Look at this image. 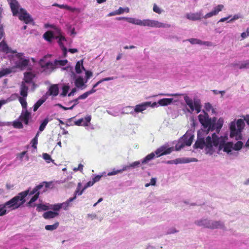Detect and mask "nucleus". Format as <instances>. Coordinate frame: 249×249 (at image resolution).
<instances>
[{
	"mask_svg": "<svg viewBox=\"0 0 249 249\" xmlns=\"http://www.w3.org/2000/svg\"><path fill=\"white\" fill-rule=\"evenodd\" d=\"M116 78H117L116 77H106V78L102 79L101 80H102V82H103L105 81L112 80L115 79Z\"/></svg>",
	"mask_w": 249,
	"mask_h": 249,
	"instance_id": "nucleus-56",
	"label": "nucleus"
},
{
	"mask_svg": "<svg viewBox=\"0 0 249 249\" xmlns=\"http://www.w3.org/2000/svg\"><path fill=\"white\" fill-rule=\"evenodd\" d=\"M177 164L179 163H187L191 162L197 161V160L196 158H179L176 159Z\"/></svg>",
	"mask_w": 249,
	"mask_h": 249,
	"instance_id": "nucleus-21",
	"label": "nucleus"
},
{
	"mask_svg": "<svg viewBox=\"0 0 249 249\" xmlns=\"http://www.w3.org/2000/svg\"><path fill=\"white\" fill-rule=\"evenodd\" d=\"M195 224L198 226L211 229H221L224 230L225 229L224 223L221 221H213L202 218L195 221Z\"/></svg>",
	"mask_w": 249,
	"mask_h": 249,
	"instance_id": "nucleus-7",
	"label": "nucleus"
},
{
	"mask_svg": "<svg viewBox=\"0 0 249 249\" xmlns=\"http://www.w3.org/2000/svg\"><path fill=\"white\" fill-rule=\"evenodd\" d=\"M198 118L202 127L197 132V140L193 146L194 148H205L206 154L210 155L215 152L219 153L222 150L229 155H233L232 150L239 151L242 148L243 143L241 141H239L235 144L232 142H226V137H219L213 132L214 130L217 133L220 132L223 124L222 119L217 120L216 117L210 118L204 110Z\"/></svg>",
	"mask_w": 249,
	"mask_h": 249,
	"instance_id": "nucleus-1",
	"label": "nucleus"
},
{
	"mask_svg": "<svg viewBox=\"0 0 249 249\" xmlns=\"http://www.w3.org/2000/svg\"><path fill=\"white\" fill-rule=\"evenodd\" d=\"M194 136L191 134H186L179 140L175 146L176 151H179L185 145L190 146L192 143Z\"/></svg>",
	"mask_w": 249,
	"mask_h": 249,
	"instance_id": "nucleus-10",
	"label": "nucleus"
},
{
	"mask_svg": "<svg viewBox=\"0 0 249 249\" xmlns=\"http://www.w3.org/2000/svg\"><path fill=\"white\" fill-rule=\"evenodd\" d=\"M83 118L80 119L75 122V124L77 125H82L83 126Z\"/></svg>",
	"mask_w": 249,
	"mask_h": 249,
	"instance_id": "nucleus-59",
	"label": "nucleus"
},
{
	"mask_svg": "<svg viewBox=\"0 0 249 249\" xmlns=\"http://www.w3.org/2000/svg\"><path fill=\"white\" fill-rule=\"evenodd\" d=\"M56 32L58 33V36H55L54 34L51 31H48L45 33L43 35V37L44 38L49 41L51 42L52 40L56 38L58 39V42L59 43V45L61 48L62 51H63V54L64 57H66L67 53V48L64 46L62 41H66V38L62 34L61 31L57 29Z\"/></svg>",
	"mask_w": 249,
	"mask_h": 249,
	"instance_id": "nucleus-6",
	"label": "nucleus"
},
{
	"mask_svg": "<svg viewBox=\"0 0 249 249\" xmlns=\"http://www.w3.org/2000/svg\"><path fill=\"white\" fill-rule=\"evenodd\" d=\"M224 8V6L222 4H219L217 6L213 8V10L206 14L205 16H202V18L207 19L210 18L214 16L217 15L219 12L221 11Z\"/></svg>",
	"mask_w": 249,
	"mask_h": 249,
	"instance_id": "nucleus-13",
	"label": "nucleus"
},
{
	"mask_svg": "<svg viewBox=\"0 0 249 249\" xmlns=\"http://www.w3.org/2000/svg\"><path fill=\"white\" fill-rule=\"evenodd\" d=\"M173 101V98H163L159 100L158 103L161 106H166L170 105Z\"/></svg>",
	"mask_w": 249,
	"mask_h": 249,
	"instance_id": "nucleus-25",
	"label": "nucleus"
},
{
	"mask_svg": "<svg viewBox=\"0 0 249 249\" xmlns=\"http://www.w3.org/2000/svg\"><path fill=\"white\" fill-rule=\"evenodd\" d=\"M29 63V59H26V58H21V60H19L18 62H16V67H13L12 68H14L13 69V71H14V69L15 68H25L26 66H28V64Z\"/></svg>",
	"mask_w": 249,
	"mask_h": 249,
	"instance_id": "nucleus-19",
	"label": "nucleus"
},
{
	"mask_svg": "<svg viewBox=\"0 0 249 249\" xmlns=\"http://www.w3.org/2000/svg\"><path fill=\"white\" fill-rule=\"evenodd\" d=\"M195 107L194 110L196 111V113H198L201 111L202 105L201 101L198 99L195 98Z\"/></svg>",
	"mask_w": 249,
	"mask_h": 249,
	"instance_id": "nucleus-28",
	"label": "nucleus"
},
{
	"mask_svg": "<svg viewBox=\"0 0 249 249\" xmlns=\"http://www.w3.org/2000/svg\"><path fill=\"white\" fill-rule=\"evenodd\" d=\"M231 17V15H230L229 16L223 18H221L219 21L218 22H222L226 21L228 20Z\"/></svg>",
	"mask_w": 249,
	"mask_h": 249,
	"instance_id": "nucleus-64",
	"label": "nucleus"
},
{
	"mask_svg": "<svg viewBox=\"0 0 249 249\" xmlns=\"http://www.w3.org/2000/svg\"><path fill=\"white\" fill-rule=\"evenodd\" d=\"M96 91V89H91V90L85 92L84 93H83V94L80 95L78 97V99H85L86 98H87L88 97L89 95L95 92Z\"/></svg>",
	"mask_w": 249,
	"mask_h": 249,
	"instance_id": "nucleus-33",
	"label": "nucleus"
},
{
	"mask_svg": "<svg viewBox=\"0 0 249 249\" xmlns=\"http://www.w3.org/2000/svg\"><path fill=\"white\" fill-rule=\"evenodd\" d=\"M124 171V170H123V167L119 170H115L113 169L112 171L108 172L107 173V176H111L117 175L118 173H122Z\"/></svg>",
	"mask_w": 249,
	"mask_h": 249,
	"instance_id": "nucleus-42",
	"label": "nucleus"
},
{
	"mask_svg": "<svg viewBox=\"0 0 249 249\" xmlns=\"http://www.w3.org/2000/svg\"><path fill=\"white\" fill-rule=\"evenodd\" d=\"M91 117L90 116H88L85 118H83V126H89V123L91 120Z\"/></svg>",
	"mask_w": 249,
	"mask_h": 249,
	"instance_id": "nucleus-45",
	"label": "nucleus"
},
{
	"mask_svg": "<svg viewBox=\"0 0 249 249\" xmlns=\"http://www.w3.org/2000/svg\"><path fill=\"white\" fill-rule=\"evenodd\" d=\"M35 77V75L32 72H26L24 74V80L26 83H31Z\"/></svg>",
	"mask_w": 249,
	"mask_h": 249,
	"instance_id": "nucleus-27",
	"label": "nucleus"
},
{
	"mask_svg": "<svg viewBox=\"0 0 249 249\" xmlns=\"http://www.w3.org/2000/svg\"><path fill=\"white\" fill-rule=\"evenodd\" d=\"M160 95L167 96H178L179 95V94L178 93H175V94L161 93L160 94Z\"/></svg>",
	"mask_w": 249,
	"mask_h": 249,
	"instance_id": "nucleus-57",
	"label": "nucleus"
},
{
	"mask_svg": "<svg viewBox=\"0 0 249 249\" xmlns=\"http://www.w3.org/2000/svg\"><path fill=\"white\" fill-rule=\"evenodd\" d=\"M43 183L46 184L44 189L43 191H44L48 187V183L46 182H43V183H40V184L36 186L32 191H30L29 189L25 191L24 192H27V195L29 196H33L34 195L30 200L27 203V205L30 207H35L36 205L34 204V202H35L39 197L40 194V190L41 188L43 187Z\"/></svg>",
	"mask_w": 249,
	"mask_h": 249,
	"instance_id": "nucleus-8",
	"label": "nucleus"
},
{
	"mask_svg": "<svg viewBox=\"0 0 249 249\" xmlns=\"http://www.w3.org/2000/svg\"><path fill=\"white\" fill-rule=\"evenodd\" d=\"M37 141L38 139H37V138H34L31 142V143L32 144V146L34 148H37Z\"/></svg>",
	"mask_w": 249,
	"mask_h": 249,
	"instance_id": "nucleus-53",
	"label": "nucleus"
},
{
	"mask_svg": "<svg viewBox=\"0 0 249 249\" xmlns=\"http://www.w3.org/2000/svg\"><path fill=\"white\" fill-rule=\"evenodd\" d=\"M48 122H49L48 118H45L44 120H43V121L41 122V123L39 126V132H42L44 130L46 126L47 125V124L48 123Z\"/></svg>",
	"mask_w": 249,
	"mask_h": 249,
	"instance_id": "nucleus-39",
	"label": "nucleus"
},
{
	"mask_svg": "<svg viewBox=\"0 0 249 249\" xmlns=\"http://www.w3.org/2000/svg\"><path fill=\"white\" fill-rule=\"evenodd\" d=\"M144 26H148L152 28H170L171 25L167 23H163L158 20L149 19H145Z\"/></svg>",
	"mask_w": 249,
	"mask_h": 249,
	"instance_id": "nucleus-11",
	"label": "nucleus"
},
{
	"mask_svg": "<svg viewBox=\"0 0 249 249\" xmlns=\"http://www.w3.org/2000/svg\"><path fill=\"white\" fill-rule=\"evenodd\" d=\"M236 65L240 69H247L249 68V62L248 61H244L240 64H237Z\"/></svg>",
	"mask_w": 249,
	"mask_h": 249,
	"instance_id": "nucleus-40",
	"label": "nucleus"
},
{
	"mask_svg": "<svg viewBox=\"0 0 249 249\" xmlns=\"http://www.w3.org/2000/svg\"><path fill=\"white\" fill-rule=\"evenodd\" d=\"M5 33L4 31L3 26H0V40L4 36Z\"/></svg>",
	"mask_w": 249,
	"mask_h": 249,
	"instance_id": "nucleus-55",
	"label": "nucleus"
},
{
	"mask_svg": "<svg viewBox=\"0 0 249 249\" xmlns=\"http://www.w3.org/2000/svg\"><path fill=\"white\" fill-rule=\"evenodd\" d=\"M94 184V182L92 181H88L84 186L83 188L81 190L80 193L78 194V196H81L83 193L84 191L88 187L92 186Z\"/></svg>",
	"mask_w": 249,
	"mask_h": 249,
	"instance_id": "nucleus-38",
	"label": "nucleus"
},
{
	"mask_svg": "<svg viewBox=\"0 0 249 249\" xmlns=\"http://www.w3.org/2000/svg\"><path fill=\"white\" fill-rule=\"evenodd\" d=\"M178 231V230H177L175 227H171L167 230L165 234L168 235L174 234L175 233H177Z\"/></svg>",
	"mask_w": 249,
	"mask_h": 249,
	"instance_id": "nucleus-46",
	"label": "nucleus"
},
{
	"mask_svg": "<svg viewBox=\"0 0 249 249\" xmlns=\"http://www.w3.org/2000/svg\"><path fill=\"white\" fill-rule=\"evenodd\" d=\"M53 6L58 7L61 9H66L67 10L71 11L72 12H74V11L79 12V10L78 9H77L76 8H72V7L68 6V5H66V4H59L55 3L53 5Z\"/></svg>",
	"mask_w": 249,
	"mask_h": 249,
	"instance_id": "nucleus-24",
	"label": "nucleus"
},
{
	"mask_svg": "<svg viewBox=\"0 0 249 249\" xmlns=\"http://www.w3.org/2000/svg\"><path fill=\"white\" fill-rule=\"evenodd\" d=\"M10 8L14 16L19 13V19L23 20L26 24L31 22L33 20L31 17L23 8H20L19 11V4L16 0H10L9 2Z\"/></svg>",
	"mask_w": 249,
	"mask_h": 249,
	"instance_id": "nucleus-4",
	"label": "nucleus"
},
{
	"mask_svg": "<svg viewBox=\"0 0 249 249\" xmlns=\"http://www.w3.org/2000/svg\"><path fill=\"white\" fill-rule=\"evenodd\" d=\"M74 83L76 87L78 88H81L85 84L83 78L81 76L76 78Z\"/></svg>",
	"mask_w": 249,
	"mask_h": 249,
	"instance_id": "nucleus-30",
	"label": "nucleus"
},
{
	"mask_svg": "<svg viewBox=\"0 0 249 249\" xmlns=\"http://www.w3.org/2000/svg\"><path fill=\"white\" fill-rule=\"evenodd\" d=\"M70 87L68 85H64L62 88V92L60 94L61 96H65L67 94L69 90Z\"/></svg>",
	"mask_w": 249,
	"mask_h": 249,
	"instance_id": "nucleus-44",
	"label": "nucleus"
},
{
	"mask_svg": "<svg viewBox=\"0 0 249 249\" xmlns=\"http://www.w3.org/2000/svg\"><path fill=\"white\" fill-rule=\"evenodd\" d=\"M204 107L207 111H210L211 109L213 110V111L212 105L209 103H205Z\"/></svg>",
	"mask_w": 249,
	"mask_h": 249,
	"instance_id": "nucleus-51",
	"label": "nucleus"
},
{
	"mask_svg": "<svg viewBox=\"0 0 249 249\" xmlns=\"http://www.w3.org/2000/svg\"><path fill=\"white\" fill-rule=\"evenodd\" d=\"M184 100L185 102L186 105L189 107V108L187 109L188 112L192 113L194 111L195 107V99L194 100H192L187 95L184 96Z\"/></svg>",
	"mask_w": 249,
	"mask_h": 249,
	"instance_id": "nucleus-14",
	"label": "nucleus"
},
{
	"mask_svg": "<svg viewBox=\"0 0 249 249\" xmlns=\"http://www.w3.org/2000/svg\"><path fill=\"white\" fill-rule=\"evenodd\" d=\"M117 12L119 15L123 14L124 12L128 13L129 12V9L128 7L122 8L120 7L118 10Z\"/></svg>",
	"mask_w": 249,
	"mask_h": 249,
	"instance_id": "nucleus-49",
	"label": "nucleus"
},
{
	"mask_svg": "<svg viewBox=\"0 0 249 249\" xmlns=\"http://www.w3.org/2000/svg\"><path fill=\"white\" fill-rule=\"evenodd\" d=\"M126 21L128 22L132 23L133 24L144 26L145 19L141 20L134 18L127 17V18H126Z\"/></svg>",
	"mask_w": 249,
	"mask_h": 249,
	"instance_id": "nucleus-20",
	"label": "nucleus"
},
{
	"mask_svg": "<svg viewBox=\"0 0 249 249\" xmlns=\"http://www.w3.org/2000/svg\"><path fill=\"white\" fill-rule=\"evenodd\" d=\"M59 223L58 222H55L53 225H48L45 227V230L47 231H53L56 230L59 226Z\"/></svg>",
	"mask_w": 249,
	"mask_h": 249,
	"instance_id": "nucleus-32",
	"label": "nucleus"
},
{
	"mask_svg": "<svg viewBox=\"0 0 249 249\" xmlns=\"http://www.w3.org/2000/svg\"><path fill=\"white\" fill-rule=\"evenodd\" d=\"M134 110V108H133L132 107H125L124 108L122 113L125 114L130 113L131 114H133L134 113H135Z\"/></svg>",
	"mask_w": 249,
	"mask_h": 249,
	"instance_id": "nucleus-36",
	"label": "nucleus"
},
{
	"mask_svg": "<svg viewBox=\"0 0 249 249\" xmlns=\"http://www.w3.org/2000/svg\"><path fill=\"white\" fill-rule=\"evenodd\" d=\"M203 15V14L202 13V11L200 10L198 12L196 13H188L186 15V17L187 19L193 20V21H196V20H198L201 19L202 18V16Z\"/></svg>",
	"mask_w": 249,
	"mask_h": 249,
	"instance_id": "nucleus-15",
	"label": "nucleus"
},
{
	"mask_svg": "<svg viewBox=\"0 0 249 249\" xmlns=\"http://www.w3.org/2000/svg\"><path fill=\"white\" fill-rule=\"evenodd\" d=\"M27 192H22L3 205H0V216L5 215L7 209L10 210H15L22 206L25 202V197Z\"/></svg>",
	"mask_w": 249,
	"mask_h": 249,
	"instance_id": "nucleus-3",
	"label": "nucleus"
},
{
	"mask_svg": "<svg viewBox=\"0 0 249 249\" xmlns=\"http://www.w3.org/2000/svg\"><path fill=\"white\" fill-rule=\"evenodd\" d=\"M60 203H57L54 205H50L49 206V209H53V212H57L61 209Z\"/></svg>",
	"mask_w": 249,
	"mask_h": 249,
	"instance_id": "nucleus-41",
	"label": "nucleus"
},
{
	"mask_svg": "<svg viewBox=\"0 0 249 249\" xmlns=\"http://www.w3.org/2000/svg\"><path fill=\"white\" fill-rule=\"evenodd\" d=\"M18 101L20 102L23 109H27V103L26 102V97H19Z\"/></svg>",
	"mask_w": 249,
	"mask_h": 249,
	"instance_id": "nucleus-34",
	"label": "nucleus"
},
{
	"mask_svg": "<svg viewBox=\"0 0 249 249\" xmlns=\"http://www.w3.org/2000/svg\"><path fill=\"white\" fill-rule=\"evenodd\" d=\"M200 45H204L207 46H212V42L209 41H203L201 40V42L200 43Z\"/></svg>",
	"mask_w": 249,
	"mask_h": 249,
	"instance_id": "nucleus-60",
	"label": "nucleus"
},
{
	"mask_svg": "<svg viewBox=\"0 0 249 249\" xmlns=\"http://www.w3.org/2000/svg\"><path fill=\"white\" fill-rule=\"evenodd\" d=\"M28 87L22 82L20 89V94L21 97H27L28 95Z\"/></svg>",
	"mask_w": 249,
	"mask_h": 249,
	"instance_id": "nucleus-23",
	"label": "nucleus"
},
{
	"mask_svg": "<svg viewBox=\"0 0 249 249\" xmlns=\"http://www.w3.org/2000/svg\"><path fill=\"white\" fill-rule=\"evenodd\" d=\"M81 69L85 71V69L84 68L83 65V60L78 61L76 64L75 66V71L77 73H80L82 72Z\"/></svg>",
	"mask_w": 249,
	"mask_h": 249,
	"instance_id": "nucleus-29",
	"label": "nucleus"
},
{
	"mask_svg": "<svg viewBox=\"0 0 249 249\" xmlns=\"http://www.w3.org/2000/svg\"><path fill=\"white\" fill-rule=\"evenodd\" d=\"M102 176L100 175H97L96 176L93 178V181L94 182V183L100 180V179L101 178Z\"/></svg>",
	"mask_w": 249,
	"mask_h": 249,
	"instance_id": "nucleus-58",
	"label": "nucleus"
},
{
	"mask_svg": "<svg viewBox=\"0 0 249 249\" xmlns=\"http://www.w3.org/2000/svg\"><path fill=\"white\" fill-rule=\"evenodd\" d=\"M0 51L6 54L9 53H16V50H12L9 48L4 40H2L0 42Z\"/></svg>",
	"mask_w": 249,
	"mask_h": 249,
	"instance_id": "nucleus-17",
	"label": "nucleus"
},
{
	"mask_svg": "<svg viewBox=\"0 0 249 249\" xmlns=\"http://www.w3.org/2000/svg\"><path fill=\"white\" fill-rule=\"evenodd\" d=\"M78 192L77 191L73 197L69 198L65 202L60 203L61 208L64 209V210H67L70 207H71L72 204L71 203L73 200H74L76 198V193Z\"/></svg>",
	"mask_w": 249,
	"mask_h": 249,
	"instance_id": "nucleus-18",
	"label": "nucleus"
},
{
	"mask_svg": "<svg viewBox=\"0 0 249 249\" xmlns=\"http://www.w3.org/2000/svg\"><path fill=\"white\" fill-rule=\"evenodd\" d=\"M186 41L190 42L192 44H199L201 42V40L197 38H190L187 39Z\"/></svg>",
	"mask_w": 249,
	"mask_h": 249,
	"instance_id": "nucleus-47",
	"label": "nucleus"
},
{
	"mask_svg": "<svg viewBox=\"0 0 249 249\" xmlns=\"http://www.w3.org/2000/svg\"><path fill=\"white\" fill-rule=\"evenodd\" d=\"M173 147L167 148L166 146H162L158 148L154 152H152L147 155L143 159L124 165L123 166V170H124V171H127L139 167L142 164L147 163L149 161L153 160L155 156H156V157H159L162 155L170 154L173 151Z\"/></svg>",
	"mask_w": 249,
	"mask_h": 249,
	"instance_id": "nucleus-2",
	"label": "nucleus"
},
{
	"mask_svg": "<svg viewBox=\"0 0 249 249\" xmlns=\"http://www.w3.org/2000/svg\"><path fill=\"white\" fill-rule=\"evenodd\" d=\"M13 69L14 68H8L3 69L1 71H0V78L11 73L12 72Z\"/></svg>",
	"mask_w": 249,
	"mask_h": 249,
	"instance_id": "nucleus-31",
	"label": "nucleus"
},
{
	"mask_svg": "<svg viewBox=\"0 0 249 249\" xmlns=\"http://www.w3.org/2000/svg\"><path fill=\"white\" fill-rule=\"evenodd\" d=\"M45 102V100L40 99L38 100L36 103L33 106L34 111H36L37 109L43 104Z\"/></svg>",
	"mask_w": 249,
	"mask_h": 249,
	"instance_id": "nucleus-37",
	"label": "nucleus"
},
{
	"mask_svg": "<svg viewBox=\"0 0 249 249\" xmlns=\"http://www.w3.org/2000/svg\"><path fill=\"white\" fill-rule=\"evenodd\" d=\"M47 56H44L43 58L41 59L39 61V65L41 68L44 69V70H49L52 71L55 68L59 66H64L68 63L67 59L65 60H58L56 59L54 62H51L50 61L45 62V60L46 59Z\"/></svg>",
	"mask_w": 249,
	"mask_h": 249,
	"instance_id": "nucleus-9",
	"label": "nucleus"
},
{
	"mask_svg": "<svg viewBox=\"0 0 249 249\" xmlns=\"http://www.w3.org/2000/svg\"><path fill=\"white\" fill-rule=\"evenodd\" d=\"M19 118L21 122L25 124H28L29 119L31 118V113L27 109H22Z\"/></svg>",
	"mask_w": 249,
	"mask_h": 249,
	"instance_id": "nucleus-16",
	"label": "nucleus"
},
{
	"mask_svg": "<svg viewBox=\"0 0 249 249\" xmlns=\"http://www.w3.org/2000/svg\"><path fill=\"white\" fill-rule=\"evenodd\" d=\"M85 74H86V77L87 78V80L90 78V77L92 75V72L90 71H86L85 70Z\"/></svg>",
	"mask_w": 249,
	"mask_h": 249,
	"instance_id": "nucleus-54",
	"label": "nucleus"
},
{
	"mask_svg": "<svg viewBox=\"0 0 249 249\" xmlns=\"http://www.w3.org/2000/svg\"><path fill=\"white\" fill-rule=\"evenodd\" d=\"M244 126V121L241 119H238L236 122L235 120L231 122L230 124V137H235L236 140L241 139V132Z\"/></svg>",
	"mask_w": 249,
	"mask_h": 249,
	"instance_id": "nucleus-5",
	"label": "nucleus"
},
{
	"mask_svg": "<svg viewBox=\"0 0 249 249\" xmlns=\"http://www.w3.org/2000/svg\"><path fill=\"white\" fill-rule=\"evenodd\" d=\"M153 10L155 13L159 14H161L162 12L161 9L160 7H159L156 4L154 5Z\"/></svg>",
	"mask_w": 249,
	"mask_h": 249,
	"instance_id": "nucleus-50",
	"label": "nucleus"
},
{
	"mask_svg": "<svg viewBox=\"0 0 249 249\" xmlns=\"http://www.w3.org/2000/svg\"><path fill=\"white\" fill-rule=\"evenodd\" d=\"M36 210L38 212H41L42 211H46L49 209V206L41 203L36 205Z\"/></svg>",
	"mask_w": 249,
	"mask_h": 249,
	"instance_id": "nucleus-35",
	"label": "nucleus"
},
{
	"mask_svg": "<svg viewBox=\"0 0 249 249\" xmlns=\"http://www.w3.org/2000/svg\"><path fill=\"white\" fill-rule=\"evenodd\" d=\"M241 18V15L240 14L234 15L233 16L232 18H231L230 20L228 21L227 22L229 23V22H232V21L237 20Z\"/></svg>",
	"mask_w": 249,
	"mask_h": 249,
	"instance_id": "nucleus-52",
	"label": "nucleus"
},
{
	"mask_svg": "<svg viewBox=\"0 0 249 249\" xmlns=\"http://www.w3.org/2000/svg\"><path fill=\"white\" fill-rule=\"evenodd\" d=\"M76 91V88H73L72 89V90H71V91L68 94V96H73L75 92Z\"/></svg>",
	"mask_w": 249,
	"mask_h": 249,
	"instance_id": "nucleus-63",
	"label": "nucleus"
},
{
	"mask_svg": "<svg viewBox=\"0 0 249 249\" xmlns=\"http://www.w3.org/2000/svg\"><path fill=\"white\" fill-rule=\"evenodd\" d=\"M156 106V102H154L151 104L150 102H146L136 105L134 107V111H135L136 113L142 112L145 110L148 107H154Z\"/></svg>",
	"mask_w": 249,
	"mask_h": 249,
	"instance_id": "nucleus-12",
	"label": "nucleus"
},
{
	"mask_svg": "<svg viewBox=\"0 0 249 249\" xmlns=\"http://www.w3.org/2000/svg\"><path fill=\"white\" fill-rule=\"evenodd\" d=\"M50 95L56 96L58 94L59 89L57 85H53L49 88Z\"/></svg>",
	"mask_w": 249,
	"mask_h": 249,
	"instance_id": "nucleus-26",
	"label": "nucleus"
},
{
	"mask_svg": "<svg viewBox=\"0 0 249 249\" xmlns=\"http://www.w3.org/2000/svg\"><path fill=\"white\" fill-rule=\"evenodd\" d=\"M83 165L82 164H79L78 167L77 168H75L73 170L75 171H81L83 170Z\"/></svg>",
	"mask_w": 249,
	"mask_h": 249,
	"instance_id": "nucleus-62",
	"label": "nucleus"
},
{
	"mask_svg": "<svg viewBox=\"0 0 249 249\" xmlns=\"http://www.w3.org/2000/svg\"><path fill=\"white\" fill-rule=\"evenodd\" d=\"M13 125L15 128H22L23 127L21 121H15Z\"/></svg>",
	"mask_w": 249,
	"mask_h": 249,
	"instance_id": "nucleus-48",
	"label": "nucleus"
},
{
	"mask_svg": "<svg viewBox=\"0 0 249 249\" xmlns=\"http://www.w3.org/2000/svg\"><path fill=\"white\" fill-rule=\"evenodd\" d=\"M59 215L57 212H53L51 211H47L43 214V217L46 219H50L55 217Z\"/></svg>",
	"mask_w": 249,
	"mask_h": 249,
	"instance_id": "nucleus-22",
	"label": "nucleus"
},
{
	"mask_svg": "<svg viewBox=\"0 0 249 249\" xmlns=\"http://www.w3.org/2000/svg\"><path fill=\"white\" fill-rule=\"evenodd\" d=\"M157 181V178H152L150 180V184L152 186H155L156 185Z\"/></svg>",
	"mask_w": 249,
	"mask_h": 249,
	"instance_id": "nucleus-61",
	"label": "nucleus"
},
{
	"mask_svg": "<svg viewBox=\"0 0 249 249\" xmlns=\"http://www.w3.org/2000/svg\"><path fill=\"white\" fill-rule=\"evenodd\" d=\"M42 157L47 163H50L51 161L53 162L54 161L52 159L51 156L47 153H43Z\"/></svg>",
	"mask_w": 249,
	"mask_h": 249,
	"instance_id": "nucleus-43",
	"label": "nucleus"
}]
</instances>
